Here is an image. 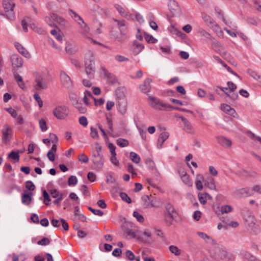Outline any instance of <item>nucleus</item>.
Here are the masks:
<instances>
[{
  "instance_id": "1",
  "label": "nucleus",
  "mask_w": 261,
  "mask_h": 261,
  "mask_svg": "<svg viewBox=\"0 0 261 261\" xmlns=\"http://www.w3.org/2000/svg\"><path fill=\"white\" fill-rule=\"evenodd\" d=\"M85 68L88 77L92 79L95 74V67L93 54L90 51H88L85 54Z\"/></svg>"
},
{
  "instance_id": "2",
  "label": "nucleus",
  "mask_w": 261,
  "mask_h": 261,
  "mask_svg": "<svg viewBox=\"0 0 261 261\" xmlns=\"http://www.w3.org/2000/svg\"><path fill=\"white\" fill-rule=\"evenodd\" d=\"M3 7L6 13V18L9 20H14L15 15L14 12L15 3L13 0H3Z\"/></svg>"
},
{
  "instance_id": "3",
  "label": "nucleus",
  "mask_w": 261,
  "mask_h": 261,
  "mask_svg": "<svg viewBox=\"0 0 261 261\" xmlns=\"http://www.w3.org/2000/svg\"><path fill=\"white\" fill-rule=\"evenodd\" d=\"M68 11L70 16L75 21H76L82 28H83V32L82 33L86 35L89 31V28L84 22L83 18L72 9H69Z\"/></svg>"
},
{
  "instance_id": "4",
  "label": "nucleus",
  "mask_w": 261,
  "mask_h": 261,
  "mask_svg": "<svg viewBox=\"0 0 261 261\" xmlns=\"http://www.w3.org/2000/svg\"><path fill=\"white\" fill-rule=\"evenodd\" d=\"M148 99L150 101V106L155 109L158 110H163L164 109L170 107L169 105L163 103L159 98L156 97L149 96Z\"/></svg>"
},
{
  "instance_id": "5",
  "label": "nucleus",
  "mask_w": 261,
  "mask_h": 261,
  "mask_svg": "<svg viewBox=\"0 0 261 261\" xmlns=\"http://www.w3.org/2000/svg\"><path fill=\"white\" fill-rule=\"evenodd\" d=\"M216 254L214 258L218 261L223 260L224 261H232V255L229 254L225 250H221L220 249L217 250L215 252Z\"/></svg>"
},
{
  "instance_id": "6",
  "label": "nucleus",
  "mask_w": 261,
  "mask_h": 261,
  "mask_svg": "<svg viewBox=\"0 0 261 261\" xmlns=\"http://www.w3.org/2000/svg\"><path fill=\"white\" fill-rule=\"evenodd\" d=\"M165 208L170 216V218L174 221L178 222L180 220L178 213L176 211L174 207L170 203H168L165 205Z\"/></svg>"
},
{
  "instance_id": "7",
  "label": "nucleus",
  "mask_w": 261,
  "mask_h": 261,
  "mask_svg": "<svg viewBox=\"0 0 261 261\" xmlns=\"http://www.w3.org/2000/svg\"><path fill=\"white\" fill-rule=\"evenodd\" d=\"M54 115L59 119H63L67 115V110L65 106H59L53 111Z\"/></svg>"
},
{
  "instance_id": "8",
  "label": "nucleus",
  "mask_w": 261,
  "mask_h": 261,
  "mask_svg": "<svg viewBox=\"0 0 261 261\" xmlns=\"http://www.w3.org/2000/svg\"><path fill=\"white\" fill-rule=\"evenodd\" d=\"M233 195L238 197H247L252 196L250 188L246 187L236 189L233 193Z\"/></svg>"
},
{
  "instance_id": "9",
  "label": "nucleus",
  "mask_w": 261,
  "mask_h": 261,
  "mask_svg": "<svg viewBox=\"0 0 261 261\" xmlns=\"http://www.w3.org/2000/svg\"><path fill=\"white\" fill-rule=\"evenodd\" d=\"M3 141L7 143L10 141V138L13 135V130L12 128L8 125H5L2 129Z\"/></svg>"
},
{
  "instance_id": "10",
  "label": "nucleus",
  "mask_w": 261,
  "mask_h": 261,
  "mask_svg": "<svg viewBox=\"0 0 261 261\" xmlns=\"http://www.w3.org/2000/svg\"><path fill=\"white\" fill-rule=\"evenodd\" d=\"M138 240L147 243H151L153 242V240L151 238V233L147 230H145L142 232H139L138 233Z\"/></svg>"
},
{
  "instance_id": "11",
  "label": "nucleus",
  "mask_w": 261,
  "mask_h": 261,
  "mask_svg": "<svg viewBox=\"0 0 261 261\" xmlns=\"http://www.w3.org/2000/svg\"><path fill=\"white\" fill-rule=\"evenodd\" d=\"M60 80L62 85L66 88L71 87L72 82L70 77L64 71L61 72Z\"/></svg>"
},
{
  "instance_id": "12",
  "label": "nucleus",
  "mask_w": 261,
  "mask_h": 261,
  "mask_svg": "<svg viewBox=\"0 0 261 261\" xmlns=\"http://www.w3.org/2000/svg\"><path fill=\"white\" fill-rule=\"evenodd\" d=\"M36 84L34 86V88L36 90H40L47 88V84L41 76L37 77L35 79Z\"/></svg>"
},
{
  "instance_id": "13",
  "label": "nucleus",
  "mask_w": 261,
  "mask_h": 261,
  "mask_svg": "<svg viewBox=\"0 0 261 261\" xmlns=\"http://www.w3.org/2000/svg\"><path fill=\"white\" fill-rule=\"evenodd\" d=\"M11 61L12 65L18 68L22 67L23 64L22 58L17 55H13L11 56Z\"/></svg>"
},
{
  "instance_id": "14",
  "label": "nucleus",
  "mask_w": 261,
  "mask_h": 261,
  "mask_svg": "<svg viewBox=\"0 0 261 261\" xmlns=\"http://www.w3.org/2000/svg\"><path fill=\"white\" fill-rule=\"evenodd\" d=\"M168 7L173 15L177 14L180 10L178 3L175 0H169Z\"/></svg>"
},
{
  "instance_id": "15",
  "label": "nucleus",
  "mask_w": 261,
  "mask_h": 261,
  "mask_svg": "<svg viewBox=\"0 0 261 261\" xmlns=\"http://www.w3.org/2000/svg\"><path fill=\"white\" fill-rule=\"evenodd\" d=\"M93 163L95 166L98 168H101L104 164L103 155L93 154Z\"/></svg>"
},
{
  "instance_id": "16",
  "label": "nucleus",
  "mask_w": 261,
  "mask_h": 261,
  "mask_svg": "<svg viewBox=\"0 0 261 261\" xmlns=\"http://www.w3.org/2000/svg\"><path fill=\"white\" fill-rule=\"evenodd\" d=\"M169 134L168 132H164L162 133L158 139L157 147L159 149H161L163 147V144L164 142L169 138Z\"/></svg>"
},
{
  "instance_id": "17",
  "label": "nucleus",
  "mask_w": 261,
  "mask_h": 261,
  "mask_svg": "<svg viewBox=\"0 0 261 261\" xmlns=\"http://www.w3.org/2000/svg\"><path fill=\"white\" fill-rule=\"evenodd\" d=\"M179 118L181 119L182 122L184 123V129L185 130H186L188 133H190V134L194 133V129H193L192 126H191L190 123L188 120V119L182 116H180V117H179Z\"/></svg>"
},
{
  "instance_id": "18",
  "label": "nucleus",
  "mask_w": 261,
  "mask_h": 261,
  "mask_svg": "<svg viewBox=\"0 0 261 261\" xmlns=\"http://www.w3.org/2000/svg\"><path fill=\"white\" fill-rule=\"evenodd\" d=\"M144 48V46L137 41H135L132 46V50L135 55H138Z\"/></svg>"
},
{
  "instance_id": "19",
  "label": "nucleus",
  "mask_w": 261,
  "mask_h": 261,
  "mask_svg": "<svg viewBox=\"0 0 261 261\" xmlns=\"http://www.w3.org/2000/svg\"><path fill=\"white\" fill-rule=\"evenodd\" d=\"M204 181V177L203 175L198 174L196 175L195 180V186L198 191H201L203 189V182Z\"/></svg>"
},
{
  "instance_id": "20",
  "label": "nucleus",
  "mask_w": 261,
  "mask_h": 261,
  "mask_svg": "<svg viewBox=\"0 0 261 261\" xmlns=\"http://www.w3.org/2000/svg\"><path fill=\"white\" fill-rule=\"evenodd\" d=\"M15 46L18 51L25 58H30V54L29 51L19 43H16Z\"/></svg>"
},
{
  "instance_id": "21",
  "label": "nucleus",
  "mask_w": 261,
  "mask_h": 261,
  "mask_svg": "<svg viewBox=\"0 0 261 261\" xmlns=\"http://www.w3.org/2000/svg\"><path fill=\"white\" fill-rule=\"evenodd\" d=\"M217 141L218 142V143H219L220 145H222V146H225V147H229L231 146V141L225 138V137H224L223 136H219L217 138Z\"/></svg>"
},
{
  "instance_id": "22",
  "label": "nucleus",
  "mask_w": 261,
  "mask_h": 261,
  "mask_svg": "<svg viewBox=\"0 0 261 261\" xmlns=\"http://www.w3.org/2000/svg\"><path fill=\"white\" fill-rule=\"evenodd\" d=\"M150 82H151V80L147 79L145 81L144 84L140 86V89L142 92L147 93L150 91L151 87L149 84Z\"/></svg>"
},
{
  "instance_id": "23",
  "label": "nucleus",
  "mask_w": 261,
  "mask_h": 261,
  "mask_svg": "<svg viewBox=\"0 0 261 261\" xmlns=\"http://www.w3.org/2000/svg\"><path fill=\"white\" fill-rule=\"evenodd\" d=\"M248 229L251 233L254 234H257L260 232L259 225L253 222L248 225Z\"/></svg>"
},
{
  "instance_id": "24",
  "label": "nucleus",
  "mask_w": 261,
  "mask_h": 261,
  "mask_svg": "<svg viewBox=\"0 0 261 261\" xmlns=\"http://www.w3.org/2000/svg\"><path fill=\"white\" fill-rule=\"evenodd\" d=\"M197 234L206 243L211 244H215V241L212 239V238L210 236H208L206 233L202 232H198Z\"/></svg>"
},
{
  "instance_id": "25",
  "label": "nucleus",
  "mask_w": 261,
  "mask_h": 261,
  "mask_svg": "<svg viewBox=\"0 0 261 261\" xmlns=\"http://www.w3.org/2000/svg\"><path fill=\"white\" fill-rule=\"evenodd\" d=\"M72 103L75 106V107L81 113L84 114L87 111V109L85 107L82 105V104L78 102V100L76 99L75 97V99L72 97Z\"/></svg>"
},
{
  "instance_id": "26",
  "label": "nucleus",
  "mask_w": 261,
  "mask_h": 261,
  "mask_svg": "<svg viewBox=\"0 0 261 261\" xmlns=\"http://www.w3.org/2000/svg\"><path fill=\"white\" fill-rule=\"evenodd\" d=\"M114 7L122 17L127 18L129 16V13L120 5L115 4Z\"/></svg>"
},
{
  "instance_id": "27",
  "label": "nucleus",
  "mask_w": 261,
  "mask_h": 261,
  "mask_svg": "<svg viewBox=\"0 0 261 261\" xmlns=\"http://www.w3.org/2000/svg\"><path fill=\"white\" fill-rule=\"evenodd\" d=\"M126 89L124 87L118 88L115 90V94L119 99H122L125 97Z\"/></svg>"
},
{
  "instance_id": "28",
  "label": "nucleus",
  "mask_w": 261,
  "mask_h": 261,
  "mask_svg": "<svg viewBox=\"0 0 261 261\" xmlns=\"http://www.w3.org/2000/svg\"><path fill=\"white\" fill-rule=\"evenodd\" d=\"M32 195V193L23 194L21 197V202L22 204L26 205H29L30 204L32 199L31 197Z\"/></svg>"
},
{
  "instance_id": "29",
  "label": "nucleus",
  "mask_w": 261,
  "mask_h": 261,
  "mask_svg": "<svg viewBox=\"0 0 261 261\" xmlns=\"http://www.w3.org/2000/svg\"><path fill=\"white\" fill-rule=\"evenodd\" d=\"M51 18L54 21L57 22L62 25H65L66 23L65 20L56 13H51Z\"/></svg>"
},
{
  "instance_id": "30",
  "label": "nucleus",
  "mask_w": 261,
  "mask_h": 261,
  "mask_svg": "<svg viewBox=\"0 0 261 261\" xmlns=\"http://www.w3.org/2000/svg\"><path fill=\"white\" fill-rule=\"evenodd\" d=\"M74 216L80 221L85 222L86 217L83 214L80 213V208L78 206L74 207Z\"/></svg>"
},
{
  "instance_id": "31",
  "label": "nucleus",
  "mask_w": 261,
  "mask_h": 261,
  "mask_svg": "<svg viewBox=\"0 0 261 261\" xmlns=\"http://www.w3.org/2000/svg\"><path fill=\"white\" fill-rule=\"evenodd\" d=\"M127 32L128 31H126L125 29H122L121 30V32H120V36H117L116 37V39L121 43L124 42L127 39Z\"/></svg>"
},
{
  "instance_id": "32",
  "label": "nucleus",
  "mask_w": 261,
  "mask_h": 261,
  "mask_svg": "<svg viewBox=\"0 0 261 261\" xmlns=\"http://www.w3.org/2000/svg\"><path fill=\"white\" fill-rule=\"evenodd\" d=\"M32 22V19L29 17H25L21 21V25L23 30L24 32H27L28 31V25L30 26V24Z\"/></svg>"
},
{
  "instance_id": "33",
  "label": "nucleus",
  "mask_w": 261,
  "mask_h": 261,
  "mask_svg": "<svg viewBox=\"0 0 261 261\" xmlns=\"http://www.w3.org/2000/svg\"><path fill=\"white\" fill-rule=\"evenodd\" d=\"M202 15L203 20L210 28L215 22V20L207 14L203 13Z\"/></svg>"
},
{
  "instance_id": "34",
  "label": "nucleus",
  "mask_w": 261,
  "mask_h": 261,
  "mask_svg": "<svg viewBox=\"0 0 261 261\" xmlns=\"http://www.w3.org/2000/svg\"><path fill=\"white\" fill-rule=\"evenodd\" d=\"M181 179L184 183L188 186L191 187L192 186V182L190 180V176L187 173H184L182 174L181 175Z\"/></svg>"
},
{
  "instance_id": "35",
  "label": "nucleus",
  "mask_w": 261,
  "mask_h": 261,
  "mask_svg": "<svg viewBox=\"0 0 261 261\" xmlns=\"http://www.w3.org/2000/svg\"><path fill=\"white\" fill-rule=\"evenodd\" d=\"M113 20L117 23L118 27H119L120 32L122 29H125L126 31H128L127 28L125 24V22L123 20H118L115 18H113Z\"/></svg>"
},
{
  "instance_id": "36",
  "label": "nucleus",
  "mask_w": 261,
  "mask_h": 261,
  "mask_svg": "<svg viewBox=\"0 0 261 261\" xmlns=\"http://www.w3.org/2000/svg\"><path fill=\"white\" fill-rule=\"evenodd\" d=\"M30 27L34 31L39 34H44L45 33V31L43 29L38 27L33 22H31V23L30 24Z\"/></svg>"
},
{
  "instance_id": "37",
  "label": "nucleus",
  "mask_w": 261,
  "mask_h": 261,
  "mask_svg": "<svg viewBox=\"0 0 261 261\" xmlns=\"http://www.w3.org/2000/svg\"><path fill=\"white\" fill-rule=\"evenodd\" d=\"M130 158L135 164H139L140 162V157L134 152H130Z\"/></svg>"
},
{
  "instance_id": "38",
  "label": "nucleus",
  "mask_w": 261,
  "mask_h": 261,
  "mask_svg": "<svg viewBox=\"0 0 261 261\" xmlns=\"http://www.w3.org/2000/svg\"><path fill=\"white\" fill-rule=\"evenodd\" d=\"M116 143L118 145L121 147H126L129 144L128 140L122 138H119L117 139Z\"/></svg>"
},
{
  "instance_id": "39",
  "label": "nucleus",
  "mask_w": 261,
  "mask_h": 261,
  "mask_svg": "<svg viewBox=\"0 0 261 261\" xmlns=\"http://www.w3.org/2000/svg\"><path fill=\"white\" fill-rule=\"evenodd\" d=\"M169 250L172 253L176 256H178L181 254L180 250L176 246L171 245L169 247Z\"/></svg>"
},
{
  "instance_id": "40",
  "label": "nucleus",
  "mask_w": 261,
  "mask_h": 261,
  "mask_svg": "<svg viewBox=\"0 0 261 261\" xmlns=\"http://www.w3.org/2000/svg\"><path fill=\"white\" fill-rule=\"evenodd\" d=\"M232 211V207L229 205H224L221 207V212L222 214H227Z\"/></svg>"
},
{
  "instance_id": "41",
  "label": "nucleus",
  "mask_w": 261,
  "mask_h": 261,
  "mask_svg": "<svg viewBox=\"0 0 261 261\" xmlns=\"http://www.w3.org/2000/svg\"><path fill=\"white\" fill-rule=\"evenodd\" d=\"M8 157L12 160H16L17 162H18L19 160V152L12 151L9 154Z\"/></svg>"
},
{
  "instance_id": "42",
  "label": "nucleus",
  "mask_w": 261,
  "mask_h": 261,
  "mask_svg": "<svg viewBox=\"0 0 261 261\" xmlns=\"http://www.w3.org/2000/svg\"><path fill=\"white\" fill-rule=\"evenodd\" d=\"M251 192L252 193V195L255 193H257L259 194H261V185H256L250 188Z\"/></svg>"
},
{
  "instance_id": "43",
  "label": "nucleus",
  "mask_w": 261,
  "mask_h": 261,
  "mask_svg": "<svg viewBox=\"0 0 261 261\" xmlns=\"http://www.w3.org/2000/svg\"><path fill=\"white\" fill-rule=\"evenodd\" d=\"M77 179L75 176L71 175L69 177L68 180V185L69 186H75L77 184Z\"/></svg>"
},
{
  "instance_id": "44",
  "label": "nucleus",
  "mask_w": 261,
  "mask_h": 261,
  "mask_svg": "<svg viewBox=\"0 0 261 261\" xmlns=\"http://www.w3.org/2000/svg\"><path fill=\"white\" fill-rule=\"evenodd\" d=\"M39 124L40 128L42 132H45L47 129L46 123L44 119H40L39 121Z\"/></svg>"
},
{
  "instance_id": "45",
  "label": "nucleus",
  "mask_w": 261,
  "mask_h": 261,
  "mask_svg": "<svg viewBox=\"0 0 261 261\" xmlns=\"http://www.w3.org/2000/svg\"><path fill=\"white\" fill-rule=\"evenodd\" d=\"M208 188L211 190H215L216 191H218L215 184V180L213 177H210L209 178Z\"/></svg>"
},
{
  "instance_id": "46",
  "label": "nucleus",
  "mask_w": 261,
  "mask_h": 261,
  "mask_svg": "<svg viewBox=\"0 0 261 261\" xmlns=\"http://www.w3.org/2000/svg\"><path fill=\"white\" fill-rule=\"evenodd\" d=\"M120 196L121 198L125 202L127 203H130L132 202V200L128 196V195L124 192H121L120 194Z\"/></svg>"
},
{
  "instance_id": "47",
  "label": "nucleus",
  "mask_w": 261,
  "mask_h": 261,
  "mask_svg": "<svg viewBox=\"0 0 261 261\" xmlns=\"http://www.w3.org/2000/svg\"><path fill=\"white\" fill-rule=\"evenodd\" d=\"M126 233V237L129 239L137 238L138 239V234L132 229H128Z\"/></svg>"
},
{
  "instance_id": "48",
  "label": "nucleus",
  "mask_w": 261,
  "mask_h": 261,
  "mask_svg": "<svg viewBox=\"0 0 261 261\" xmlns=\"http://www.w3.org/2000/svg\"><path fill=\"white\" fill-rule=\"evenodd\" d=\"M90 136L93 139H98L99 138V136L98 134V132L97 129L91 126L90 127Z\"/></svg>"
},
{
  "instance_id": "49",
  "label": "nucleus",
  "mask_w": 261,
  "mask_h": 261,
  "mask_svg": "<svg viewBox=\"0 0 261 261\" xmlns=\"http://www.w3.org/2000/svg\"><path fill=\"white\" fill-rule=\"evenodd\" d=\"M221 220L223 223L232 228H236L239 226V223L237 221H230V222H228L227 221H225L224 220H223L222 218H221Z\"/></svg>"
},
{
  "instance_id": "50",
  "label": "nucleus",
  "mask_w": 261,
  "mask_h": 261,
  "mask_svg": "<svg viewBox=\"0 0 261 261\" xmlns=\"http://www.w3.org/2000/svg\"><path fill=\"white\" fill-rule=\"evenodd\" d=\"M6 111L13 118H16L18 116L17 112L12 108L6 109Z\"/></svg>"
},
{
  "instance_id": "51",
  "label": "nucleus",
  "mask_w": 261,
  "mask_h": 261,
  "mask_svg": "<svg viewBox=\"0 0 261 261\" xmlns=\"http://www.w3.org/2000/svg\"><path fill=\"white\" fill-rule=\"evenodd\" d=\"M88 209L95 215L102 216L103 215V212L101 210L94 209L91 206H89Z\"/></svg>"
},
{
  "instance_id": "52",
  "label": "nucleus",
  "mask_w": 261,
  "mask_h": 261,
  "mask_svg": "<svg viewBox=\"0 0 261 261\" xmlns=\"http://www.w3.org/2000/svg\"><path fill=\"white\" fill-rule=\"evenodd\" d=\"M145 39L147 42L150 43H155L157 42L158 41L157 39L154 38L152 36L147 34L145 35Z\"/></svg>"
},
{
  "instance_id": "53",
  "label": "nucleus",
  "mask_w": 261,
  "mask_h": 261,
  "mask_svg": "<svg viewBox=\"0 0 261 261\" xmlns=\"http://www.w3.org/2000/svg\"><path fill=\"white\" fill-rule=\"evenodd\" d=\"M25 188L30 191H33L35 189V186L31 180H28L25 182Z\"/></svg>"
},
{
  "instance_id": "54",
  "label": "nucleus",
  "mask_w": 261,
  "mask_h": 261,
  "mask_svg": "<svg viewBox=\"0 0 261 261\" xmlns=\"http://www.w3.org/2000/svg\"><path fill=\"white\" fill-rule=\"evenodd\" d=\"M34 98L37 102L38 106L40 108H42L43 107V101L41 100V98L39 95L37 93H35L33 95Z\"/></svg>"
},
{
  "instance_id": "55",
  "label": "nucleus",
  "mask_w": 261,
  "mask_h": 261,
  "mask_svg": "<svg viewBox=\"0 0 261 261\" xmlns=\"http://www.w3.org/2000/svg\"><path fill=\"white\" fill-rule=\"evenodd\" d=\"M50 241L47 238H43L38 242V244L42 246H46L49 244Z\"/></svg>"
},
{
  "instance_id": "56",
  "label": "nucleus",
  "mask_w": 261,
  "mask_h": 261,
  "mask_svg": "<svg viewBox=\"0 0 261 261\" xmlns=\"http://www.w3.org/2000/svg\"><path fill=\"white\" fill-rule=\"evenodd\" d=\"M212 28L214 31L217 32L218 34L221 35L223 34L222 31L221 30L219 26L217 23L215 22L212 26L210 27Z\"/></svg>"
},
{
  "instance_id": "57",
  "label": "nucleus",
  "mask_w": 261,
  "mask_h": 261,
  "mask_svg": "<svg viewBox=\"0 0 261 261\" xmlns=\"http://www.w3.org/2000/svg\"><path fill=\"white\" fill-rule=\"evenodd\" d=\"M50 34L56 37V38L59 41L61 42L62 41V36L59 33H58L56 30H53L50 31Z\"/></svg>"
},
{
  "instance_id": "58",
  "label": "nucleus",
  "mask_w": 261,
  "mask_h": 261,
  "mask_svg": "<svg viewBox=\"0 0 261 261\" xmlns=\"http://www.w3.org/2000/svg\"><path fill=\"white\" fill-rule=\"evenodd\" d=\"M43 196L44 198V203L45 205H48L49 202L50 201V199L49 198V196L48 194V193L45 191L44 190L43 192Z\"/></svg>"
},
{
  "instance_id": "59",
  "label": "nucleus",
  "mask_w": 261,
  "mask_h": 261,
  "mask_svg": "<svg viewBox=\"0 0 261 261\" xmlns=\"http://www.w3.org/2000/svg\"><path fill=\"white\" fill-rule=\"evenodd\" d=\"M50 193L51 197L55 198H58L60 195H62V196H63V194L62 193H60L56 189L51 190Z\"/></svg>"
},
{
  "instance_id": "60",
  "label": "nucleus",
  "mask_w": 261,
  "mask_h": 261,
  "mask_svg": "<svg viewBox=\"0 0 261 261\" xmlns=\"http://www.w3.org/2000/svg\"><path fill=\"white\" fill-rule=\"evenodd\" d=\"M115 59L119 62H123L129 61L128 58L119 55H116L115 57Z\"/></svg>"
},
{
  "instance_id": "61",
  "label": "nucleus",
  "mask_w": 261,
  "mask_h": 261,
  "mask_svg": "<svg viewBox=\"0 0 261 261\" xmlns=\"http://www.w3.org/2000/svg\"><path fill=\"white\" fill-rule=\"evenodd\" d=\"M79 123L81 125H83L84 127H86L88 125V121L86 117L83 116L79 118Z\"/></svg>"
},
{
  "instance_id": "62",
  "label": "nucleus",
  "mask_w": 261,
  "mask_h": 261,
  "mask_svg": "<svg viewBox=\"0 0 261 261\" xmlns=\"http://www.w3.org/2000/svg\"><path fill=\"white\" fill-rule=\"evenodd\" d=\"M248 73H249L253 78L258 80L259 79V75L255 71H253L251 69H248L247 71Z\"/></svg>"
},
{
  "instance_id": "63",
  "label": "nucleus",
  "mask_w": 261,
  "mask_h": 261,
  "mask_svg": "<svg viewBox=\"0 0 261 261\" xmlns=\"http://www.w3.org/2000/svg\"><path fill=\"white\" fill-rule=\"evenodd\" d=\"M133 216L135 217L137 219V220L140 222H142L144 221L143 217L142 216V215L140 214L138 212H134Z\"/></svg>"
},
{
  "instance_id": "64",
  "label": "nucleus",
  "mask_w": 261,
  "mask_h": 261,
  "mask_svg": "<svg viewBox=\"0 0 261 261\" xmlns=\"http://www.w3.org/2000/svg\"><path fill=\"white\" fill-rule=\"evenodd\" d=\"M78 160L84 163H87L88 162V157L84 153H82L79 157Z\"/></svg>"
}]
</instances>
